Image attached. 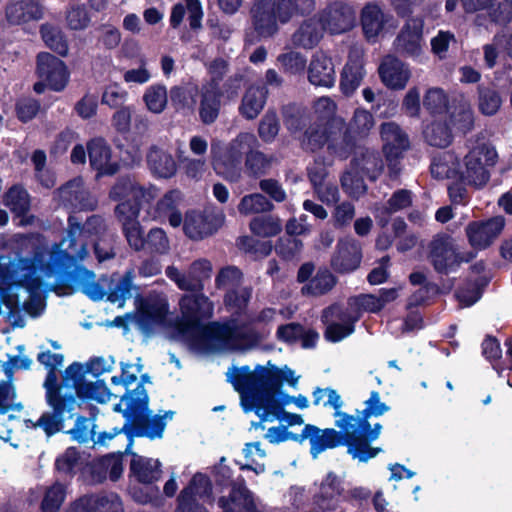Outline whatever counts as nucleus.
Returning a JSON list of instances; mask_svg holds the SVG:
<instances>
[{
    "label": "nucleus",
    "mask_w": 512,
    "mask_h": 512,
    "mask_svg": "<svg viewBox=\"0 0 512 512\" xmlns=\"http://www.w3.org/2000/svg\"><path fill=\"white\" fill-rule=\"evenodd\" d=\"M277 337L286 343L300 341L304 348H311L316 344L318 333L312 329H306L300 324L289 323L278 327Z\"/></svg>",
    "instance_id": "nucleus-40"
},
{
    "label": "nucleus",
    "mask_w": 512,
    "mask_h": 512,
    "mask_svg": "<svg viewBox=\"0 0 512 512\" xmlns=\"http://www.w3.org/2000/svg\"><path fill=\"white\" fill-rule=\"evenodd\" d=\"M87 147L90 165L99 175H113L118 171V165L111 161V150L104 139L95 138Z\"/></svg>",
    "instance_id": "nucleus-31"
},
{
    "label": "nucleus",
    "mask_w": 512,
    "mask_h": 512,
    "mask_svg": "<svg viewBox=\"0 0 512 512\" xmlns=\"http://www.w3.org/2000/svg\"><path fill=\"white\" fill-rule=\"evenodd\" d=\"M147 165L151 173L158 177L168 179L177 172V163L172 154L163 147L154 145L147 153Z\"/></svg>",
    "instance_id": "nucleus-32"
},
{
    "label": "nucleus",
    "mask_w": 512,
    "mask_h": 512,
    "mask_svg": "<svg viewBox=\"0 0 512 512\" xmlns=\"http://www.w3.org/2000/svg\"><path fill=\"white\" fill-rule=\"evenodd\" d=\"M168 313V302L164 296L150 295L145 298L139 310V323L150 330L164 323Z\"/></svg>",
    "instance_id": "nucleus-27"
},
{
    "label": "nucleus",
    "mask_w": 512,
    "mask_h": 512,
    "mask_svg": "<svg viewBox=\"0 0 512 512\" xmlns=\"http://www.w3.org/2000/svg\"><path fill=\"white\" fill-rule=\"evenodd\" d=\"M497 161V152L488 143L481 142L469 149L460 164L459 182L476 189L490 180L491 169Z\"/></svg>",
    "instance_id": "nucleus-7"
},
{
    "label": "nucleus",
    "mask_w": 512,
    "mask_h": 512,
    "mask_svg": "<svg viewBox=\"0 0 512 512\" xmlns=\"http://www.w3.org/2000/svg\"><path fill=\"white\" fill-rule=\"evenodd\" d=\"M486 25L490 23L505 25L512 19V0H490L485 12Z\"/></svg>",
    "instance_id": "nucleus-52"
},
{
    "label": "nucleus",
    "mask_w": 512,
    "mask_h": 512,
    "mask_svg": "<svg viewBox=\"0 0 512 512\" xmlns=\"http://www.w3.org/2000/svg\"><path fill=\"white\" fill-rule=\"evenodd\" d=\"M130 473L138 482L149 484L160 479L161 463L158 459L133 454Z\"/></svg>",
    "instance_id": "nucleus-38"
},
{
    "label": "nucleus",
    "mask_w": 512,
    "mask_h": 512,
    "mask_svg": "<svg viewBox=\"0 0 512 512\" xmlns=\"http://www.w3.org/2000/svg\"><path fill=\"white\" fill-rule=\"evenodd\" d=\"M183 201V194L178 189L167 191L157 202L153 218H167L172 227H179L182 224V214L179 206Z\"/></svg>",
    "instance_id": "nucleus-30"
},
{
    "label": "nucleus",
    "mask_w": 512,
    "mask_h": 512,
    "mask_svg": "<svg viewBox=\"0 0 512 512\" xmlns=\"http://www.w3.org/2000/svg\"><path fill=\"white\" fill-rule=\"evenodd\" d=\"M361 23L365 36L374 39L380 35L392 32L398 23L395 18L385 13L377 4H367L361 14Z\"/></svg>",
    "instance_id": "nucleus-18"
},
{
    "label": "nucleus",
    "mask_w": 512,
    "mask_h": 512,
    "mask_svg": "<svg viewBox=\"0 0 512 512\" xmlns=\"http://www.w3.org/2000/svg\"><path fill=\"white\" fill-rule=\"evenodd\" d=\"M273 204L262 194L253 193L245 195L238 204V211L243 215L268 212L273 209Z\"/></svg>",
    "instance_id": "nucleus-54"
},
{
    "label": "nucleus",
    "mask_w": 512,
    "mask_h": 512,
    "mask_svg": "<svg viewBox=\"0 0 512 512\" xmlns=\"http://www.w3.org/2000/svg\"><path fill=\"white\" fill-rule=\"evenodd\" d=\"M179 306L183 320L193 330L201 331V346L204 349L214 352L246 350L253 344V336L247 327L238 326L234 321L199 326L201 321L210 319L214 313L213 302L204 294L184 295Z\"/></svg>",
    "instance_id": "nucleus-1"
},
{
    "label": "nucleus",
    "mask_w": 512,
    "mask_h": 512,
    "mask_svg": "<svg viewBox=\"0 0 512 512\" xmlns=\"http://www.w3.org/2000/svg\"><path fill=\"white\" fill-rule=\"evenodd\" d=\"M66 496L65 487L55 483L49 487L42 501V512H58Z\"/></svg>",
    "instance_id": "nucleus-64"
},
{
    "label": "nucleus",
    "mask_w": 512,
    "mask_h": 512,
    "mask_svg": "<svg viewBox=\"0 0 512 512\" xmlns=\"http://www.w3.org/2000/svg\"><path fill=\"white\" fill-rule=\"evenodd\" d=\"M424 21L420 17L408 19L395 40L396 49L411 57H417L422 51Z\"/></svg>",
    "instance_id": "nucleus-23"
},
{
    "label": "nucleus",
    "mask_w": 512,
    "mask_h": 512,
    "mask_svg": "<svg viewBox=\"0 0 512 512\" xmlns=\"http://www.w3.org/2000/svg\"><path fill=\"white\" fill-rule=\"evenodd\" d=\"M330 128L325 125H312L304 133L301 139L302 147L306 150L316 151L325 144L329 145Z\"/></svg>",
    "instance_id": "nucleus-51"
},
{
    "label": "nucleus",
    "mask_w": 512,
    "mask_h": 512,
    "mask_svg": "<svg viewBox=\"0 0 512 512\" xmlns=\"http://www.w3.org/2000/svg\"><path fill=\"white\" fill-rule=\"evenodd\" d=\"M378 297L373 294H362L349 298L347 306L332 305L324 310L323 320L328 322L336 317L339 322L327 325L325 337L331 342H338L354 332V324L360 319L363 312L376 313L381 310Z\"/></svg>",
    "instance_id": "nucleus-5"
},
{
    "label": "nucleus",
    "mask_w": 512,
    "mask_h": 512,
    "mask_svg": "<svg viewBox=\"0 0 512 512\" xmlns=\"http://www.w3.org/2000/svg\"><path fill=\"white\" fill-rule=\"evenodd\" d=\"M68 512H124L115 493L84 496L70 505Z\"/></svg>",
    "instance_id": "nucleus-25"
},
{
    "label": "nucleus",
    "mask_w": 512,
    "mask_h": 512,
    "mask_svg": "<svg viewBox=\"0 0 512 512\" xmlns=\"http://www.w3.org/2000/svg\"><path fill=\"white\" fill-rule=\"evenodd\" d=\"M121 401L126 405L123 415L132 424L144 419L149 412V398L143 385H138L135 390L128 392Z\"/></svg>",
    "instance_id": "nucleus-36"
},
{
    "label": "nucleus",
    "mask_w": 512,
    "mask_h": 512,
    "mask_svg": "<svg viewBox=\"0 0 512 512\" xmlns=\"http://www.w3.org/2000/svg\"><path fill=\"white\" fill-rule=\"evenodd\" d=\"M40 32L47 47L60 56H66L68 54V43L60 29L46 24L41 27Z\"/></svg>",
    "instance_id": "nucleus-56"
},
{
    "label": "nucleus",
    "mask_w": 512,
    "mask_h": 512,
    "mask_svg": "<svg viewBox=\"0 0 512 512\" xmlns=\"http://www.w3.org/2000/svg\"><path fill=\"white\" fill-rule=\"evenodd\" d=\"M293 440L298 442L309 440L311 446L310 453L314 459L328 449H333L343 444L346 445L344 433L340 435V433L333 428L320 429L311 424L305 425L302 432L293 437Z\"/></svg>",
    "instance_id": "nucleus-15"
},
{
    "label": "nucleus",
    "mask_w": 512,
    "mask_h": 512,
    "mask_svg": "<svg viewBox=\"0 0 512 512\" xmlns=\"http://www.w3.org/2000/svg\"><path fill=\"white\" fill-rule=\"evenodd\" d=\"M267 93L265 86L252 85L248 87L242 97L239 113L248 120L255 119L265 106Z\"/></svg>",
    "instance_id": "nucleus-37"
},
{
    "label": "nucleus",
    "mask_w": 512,
    "mask_h": 512,
    "mask_svg": "<svg viewBox=\"0 0 512 512\" xmlns=\"http://www.w3.org/2000/svg\"><path fill=\"white\" fill-rule=\"evenodd\" d=\"M355 16L353 11L342 5H334L325 10L319 19L324 30L331 34H340L353 27Z\"/></svg>",
    "instance_id": "nucleus-28"
},
{
    "label": "nucleus",
    "mask_w": 512,
    "mask_h": 512,
    "mask_svg": "<svg viewBox=\"0 0 512 512\" xmlns=\"http://www.w3.org/2000/svg\"><path fill=\"white\" fill-rule=\"evenodd\" d=\"M252 295V289L250 287L240 286L235 289L226 291L224 296L225 306L236 313L244 310Z\"/></svg>",
    "instance_id": "nucleus-60"
},
{
    "label": "nucleus",
    "mask_w": 512,
    "mask_h": 512,
    "mask_svg": "<svg viewBox=\"0 0 512 512\" xmlns=\"http://www.w3.org/2000/svg\"><path fill=\"white\" fill-rule=\"evenodd\" d=\"M250 230L260 237H272L281 231V223L273 216L255 217L250 222Z\"/></svg>",
    "instance_id": "nucleus-62"
},
{
    "label": "nucleus",
    "mask_w": 512,
    "mask_h": 512,
    "mask_svg": "<svg viewBox=\"0 0 512 512\" xmlns=\"http://www.w3.org/2000/svg\"><path fill=\"white\" fill-rule=\"evenodd\" d=\"M344 120L335 119L330 124V141L328 150L336 156L344 159L353 151L356 143V137L350 134L348 128L343 131Z\"/></svg>",
    "instance_id": "nucleus-34"
},
{
    "label": "nucleus",
    "mask_w": 512,
    "mask_h": 512,
    "mask_svg": "<svg viewBox=\"0 0 512 512\" xmlns=\"http://www.w3.org/2000/svg\"><path fill=\"white\" fill-rule=\"evenodd\" d=\"M323 30L319 19H308L293 34L292 42L298 47L311 49L320 41Z\"/></svg>",
    "instance_id": "nucleus-42"
},
{
    "label": "nucleus",
    "mask_w": 512,
    "mask_h": 512,
    "mask_svg": "<svg viewBox=\"0 0 512 512\" xmlns=\"http://www.w3.org/2000/svg\"><path fill=\"white\" fill-rule=\"evenodd\" d=\"M299 10L296 0H254L252 23L260 36L269 37L278 31L279 23L289 22Z\"/></svg>",
    "instance_id": "nucleus-6"
},
{
    "label": "nucleus",
    "mask_w": 512,
    "mask_h": 512,
    "mask_svg": "<svg viewBox=\"0 0 512 512\" xmlns=\"http://www.w3.org/2000/svg\"><path fill=\"white\" fill-rule=\"evenodd\" d=\"M7 20L11 24H25L32 18V0H21L6 8Z\"/></svg>",
    "instance_id": "nucleus-63"
},
{
    "label": "nucleus",
    "mask_w": 512,
    "mask_h": 512,
    "mask_svg": "<svg viewBox=\"0 0 512 512\" xmlns=\"http://www.w3.org/2000/svg\"><path fill=\"white\" fill-rule=\"evenodd\" d=\"M186 13L188 14L190 27L192 29L199 28L203 17L202 7L199 0H181L176 3L171 10L170 25L173 28L179 27Z\"/></svg>",
    "instance_id": "nucleus-39"
},
{
    "label": "nucleus",
    "mask_w": 512,
    "mask_h": 512,
    "mask_svg": "<svg viewBox=\"0 0 512 512\" xmlns=\"http://www.w3.org/2000/svg\"><path fill=\"white\" fill-rule=\"evenodd\" d=\"M505 219L501 216L492 217L485 221L470 222L465 228L469 244L476 250L488 248L501 234Z\"/></svg>",
    "instance_id": "nucleus-16"
},
{
    "label": "nucleus",
    "mask_w": 512,
    "mask_h": 512,
    "mask_svg": "<svg viewBox=\"0 0 512 512\" xmlns=\"http://www.w3.org/2000/svg\"><path fill=\"white\" fill-rule=\"evenodd\" d=\"M364 75L362 60L350 56L341 74L340 88L342 92L347 96L353 94L360 86Z\"/></svg>",
    "instance_id": "nucleus-43"
},
{
    "label": "nucleus",
    "mask_w": 512,
    "mask_h": 512,
    "mask_svg": "<svg viewBox=\"0 0 512 512\" xmlns=\"http://www.w3.org/2000/svg\"><path fill=\"white\" fill-rule=\"evenodd\" d=\"M379 73L383 83L392 89H403L409 78L408 67L395 57H386L379 67Z\"/></svg>",
    "instance_id": "nucleus-33"
},
{
    "label": "nucleus",
    "mask_w": 512,
    "mask_h": 512,
    "mask_svg": "<svg viewBox=\"0 0 512 512\" xmlns=\"http://www.w3.org/2000/svg\"><path fill=\"white\" fill-rule=\"evenodd\" d=\"M308 79L315 86L333 87L336 73L332 59L321 51L316 52L308 67Z\"/></svg>",
    "instance_id": "nucleus-26"
},
{
    "label": "nucleus",
    "mask_w": 512,
    "mask_h": 512,
    "mask_svg": "<svg viewBox=\"0 0 512 512\" xmlns=\"http://www.w3.org/2000/svg\"><path fill=\"white\" fill-rule=\"evenodd\" d=\"M15 392L9 382H0V414H8L9 419L19 417L23 410L21 403H15Z\"/></svg>",
    "instance_id": "nucleus-55"
},
{
    "label": "nucleus",
    "mask_w": 512,
    "mask_h": 512,
    "mask_svg": "<svg viewBox=\"0 0 512 512\" xmlns=\"http://www.w3.org/2000/svg\"><path fill=\"white\" fill-rule=\"evenodd\" d=\"M450 119L459 131L463 133L470 131L474 125V115L470 104L462 101L457 107H454L450 113Z\"/></svg>",
    "instance_id": "nucleus-61"
},
{
    "label": "nucleus",
    "mask_w": 512,
    "mask_h": 512,
    "mask_svg": "<svg viewBox=\"0 0 512 512\" xmlns=\"http://www.w3.org/2000/svg\"><path fill=\"white\" fill-rule=\"evenodd\" d=\"M37 73L40 81L34 84V91L38 93L46 87L54 91H61L69 80V72L65 63L49 53L38 55Z\"/></svg>",
    "instance_id": "nucleus-10"
},
{
    "label": "nucleus",
    "mask_w": 512,
    "mask_h": 512,
    "mask_svg": "<svg viewBox=\"0 0 512 512\" xmlns=\"http://www.w3.org/2000/svg\"><path fill=\"white\" fill-rule=\"evenodd\" d=\"M68 222L67 236L49 253V273L55 269L77 267L88 255V238L105 230L104 221L98 216L90 217L84 226L74 216H70Z\"/></svg>",
    "instance_id": "nucleus-4"
},
{
    "label": "nucleus",
    "mask_w": 512,
    "mask_h": 512,
    "mask_svg": "<svg viewBox=\"0 0 512 512\" xmlns=\"http://www.w3.org/2000/svg\"><path fill=\"white\" fill-rule=\"evenodd\" d=\"M143 100L149 111L155 114L161 113L167 105V89L164 85L154 84L149 86L144 95Z\"/></svg>",
    "instance_id": "nucleus-57"
},
{
    "label": "nucleus",
    "mask_w": 512,
    "mask_h": 512,
    "mask_svg": "<svg viewBox=\"0 0 512 512\" xmlns=\"http://www.w3.org/2000/svg\"><path fill=\"white\" fill-rule=\"evenodd\" d=\"M220 97V89L202 86L199 117L204 124H212L217 119L221 107Z\"/></svg>",
    "instance_id": "nucleus-41"
},
{
    "label": "nucleus",
    "mask_w": 512,
    "mask_h": 512,
    "mask_svg": "<svg viewBox=\"0 0 512 512\" xmlns=\"http://www.w3.org/2000/svg\"><path fill=\"white\" fill-rule=\"evenodd\" d=\"M223 220L222 213L212 216L190 211L186 214L183 229L190 239L201 240L212 235L221 226Z\"/></svg>",
    "instance_id": "nucleus-22"
},
{
    "label": "nucleus",
    "mask_w": 512,
    "mask_h": 512,
    "mask_svg": "<svg viewBox=\"0 0 512 512\" xmlns=\"http://www.w3.org/2000/svg\"><path fill=\"white\" fill-rule=\"evenodd\" d=\"M46 398L48 404L52 407L53 413H46L42 415L37 423H34L35 426H40L46 432L48 436L55 434L62 427V415L66 408L72 409V404L74 403V398L70 397L68 399L62 397L59 393V389H55L54 387L48 386V391H46Z\"/></svg>",
    "instance_id": "nucleus-19"
},
{
    "label": "nucleus",
    "mask_w": 512,
    "mask_h": 512,
    "mask_svg": "<svg viewBox=\"0 0 512 512\" xmlns=\"http://www.w3.org/2000/svg\"><path fill=\"white\" fill-rule=\"evenodd\" d=\"M459 157L453 151H445L433 156L430 163L431 176L436 180L455 179L459 181Z\"/></svg>",
    "instance_id": "nucleus-35"
},
{
    "label": "nucleus",
    "mask_w": 512,
    "mask_h": 512,
    "mask_svg": "<svg viewBox=\"0 0 512 512\" xmlns=\"http://www.w3.org/2000/svg\"><path fill=\"white\" fill-rule=\"evenodd\" d=\"M59 202L74 211H92L97 207V199L84 185L83 179L74 178L57 190Z\"/></svg>",
    "instance_id": "nucleus-14"
},
{
    "label": "nucleus",
    "mask_w": 512,
    "mask_h": 512,
    "mask_svg": "<svg viewBox=\"0 0 512 512\" xmlns=\"http://www.w3.org/2000/svg\"><path fill=\"white\" fill-rule=\"evenodd\" d=\"M314 405H323L334 409L335 425L344 432L347 452L353 459L367 462L381 452V448H373L370 442L379 438L382 425L376 423L373 427L370 423L357 420L354 415L341 411L343 401L336 390L331 388H316L313 391Z\"/></svg>",
    "instance_id": "nucleus-2"
},
{
    "label": "nucleus",
    "mask_w": 512,
    "mask_h": 512,
    "mask_svg": "<svg viewBox=\"0 0 512 512\" xmlns=\"http://www.w3.org/2000/svg\"><path fill=\"white\" fill-rule=\"evenodd\" d=\"M241 162L240 158L234 157L233 154L226 151L223 155L214 159L213 167L217 174L228 181L235 182L241 175Z\"/></svg>",
    "instance_id": "nucleus-50"
},
{
    "label": "nucleus",
    "mask_w": 512,
    "mask_h": 512,
    "mask_svg": "<svg viewBox=\"0 0 512 512\" xmlns=\"http://www.w3.org/2000/svg\"><path fill=\"white\" fill-rule=\"evenodd\" d=\"M354 165L356 169L346 171L341 178V183L349 196L358 198L366 192L363 178L359 176L357 170L358 167L364 175L374 180L382 171V163L375 154L371 153L364 157L361 163L357 161Z\"/></svg>",
    "instance_id": "nucleus-12"
},
{
    "label": "nucleus",
    "mask_w": 512,
    "mask_h": 512,
    "mask_svg": "<svg viewBox=\"0 0 512 512\" xmlns=\"http://www.w3.org/2000/svg\"><path fill=\"white\" fill-rule=\"evenodd\" d=\"M79 398L105 404L110 401L112 393L103 380L95 382H83L76 386Z\"/></svg>",
    "instance_id": "nucleus-48"
},
{
    "label": "nucleus",
    "mask_w": 512,
    "mask_h": 512,
    "mask_svg": "<svg viewBox=\"0 0 512 512\" xmlns=\"http://www.w3.org/2000/svg\"><path fill=\"white\" fill-rule=\"evenodd\" d=\"M430 258L440 273H449L462 261L456 253L453 239L448 235H438L431 243Z\"/></svg>",
    "instance_id": "nucleus-20"
},
{
    "label": "nucleus",
    "mask_w": 512,
    "mask_h": 512,
    "mask_svg": "<svg viewBox=\"0 0 512 512\" xmlns=\"http://www.w3.org/2000/svg\"><path fill=\"white\" fill-rule=\"evenodd\" d=\"M153 184H140L131 178H121L111 188L109 196L120 201L115 207V216L122 225L123 233L131 248L139 251L145 246L143 230L138 221L140 209L158 195Z\"/></svg>",
    "instance_id": "nucleus-3"
},
{
    "label": "nucleus",
    "mask_w": 512,
    "mask_h": 512,
    "mask_svg": "<svg viewBox=\"0 0 512 512\" xmlns=\"http://www.w3.org/2000/svg\"><path fill=\"white\" fill-rule=\"evenodd\" d=\"M5 270L7 272H11L12 274L9 276H3V279L0 280V284L11 287L12 285H18L25 287L27 291L30 293L29 299L25 302L26 307L30 305L32 298V270L29 267H20L19 264H12L11 267H6Z\"/></svg>",
    "instance_id": "nucleus-49"
},
{
    "label": "nucleus",
    "mask_w": 512,
    "mask_h": 512,
    "mask_svg": "<svg viewBox=\"0 0 512 512\" xmlns=\"http://www.w3.org/2000/svg\"><path fill=\"white\" fill-rule=\"evenodd\" d=\"M223 512H258L252 493L244 483H234L228 498L218 500Z\"/></svg>",
    "instance_id": "nucleus-29"
},
{
    "label": "nucleus",
    "mask_w": 512,
    "mask_h": 512,
    "mask_svg": "<svg viewBox=\"0 0 512 512\" xmlns=\"http://www.w3.org/2000/svg\"><path fill=\"white\" fill-rule=\"evenodd\" d=\"M93 472L98 473V481H102L107 477L112 481H117L123 473L122 454L113 453L100 458L94 464Z\"/></svg>",
    "instance_id": "nucleus-46"
},
{
    "label": "nucleus",
    "mask_w": 512,
    "mask_h": 512,
    "mask_svg": "<svg viewBox=\"0 0 512 512\" xmlns=\"http://www.w3.org/2000/svg\"><path fill=\"white\" fill-rule=\"evenodd\" d=\"M346 501L342 480L333 472H329L320 485L315 504L322 512L336 511Z\"/></svg>",
    "instance_id": "nucleus-21"
},
{
    "label": "nucleus",
    "mask_w": 512,
    "mask_h": 512,
    "mask_svg": "<svg viewBox=\"0 0 512 512\" xmlns=\"http://www.w3.org/2000/svg\"><path fill=\"white\" fill-rule=\"evenodd\" d=\"M361 257V248L356 240L352 238L341 239L331 258V266L336 272L349 273L359 267Z\"/></svg>",
    "instance_id": "nucleus-24"
},
{
    "label": "nucleus",
    "mask_w": 512,
    "mask_h": 512,
    "mask_svg": "<svg viewBox=\"0 0 512 512\" xmlns=\"http://www.w3.org/2000/svg\"><path fill=\"white\" fill-rule=\"evenodd\" d=\"M425 142L433 147L446 148L453 141V134L449 126L442 121H432L423 129Z\"/></svg>",
    "instance_id": "nucleus-45"
},
{
    "label": "nucleus",
    "mask_w": 512,
    "mask_h": 512,
    "mask_svg": "<svg viewBox=\"0 0 512 512\" xmlns=\"http://www.w3.org/2000/svg\"><path fill=\"white\" fill-rule=\"evenodd\" d=\"M373 115L362 108H357L350 119L347 128L350 134L356 138L366 137L374 127Z\"/></svg>",
    "instance_id": "nucleus-53"
},
{
    "label": "nucleus",
    "mask_w": 512,
    "mask_h": 512,
    "mask_svg": "<svg viewBox=\"0 0 512 512\" xmlns=\"http://www.w3.org/2000/svg\"><path fill=\"white\" fill-rule=\"evenodd\" d=\"M165 273L179 289L201 292L204 288V281L211 276L212 264L209 260L203 258L195 260L190 265L187 274L182 273L174 266H168Z\"/></svg>",
    "instance_id": "nucleus-13"
},
{
    "label": "nucleus",
    "mask_w": 512,
    "mask_h": 512,
    "mask_svg": "<svg viewBox=\"0 0 512 512\" xmlns=\"http://www.w3.org/2000/svg\"><path fill=\"white\" fill-rule=\"evenodd\" d=\"M5 205L10 208L17 217H22L29 209V195L19 186H13L5 195Z\"/></svg>",
    "instance_id": "nucleus-59"
},
{
    "label": "nucleus",
    "mask_w": 512,
    "mask_h": 512,
    "mask_svg": "<svg viewBox=\"0 0 512 512\" xmlns=\"http://www.w3.org/2000/svg\"><path fill=\"white\" fill-rule=\"evenodd\" d=\"M278 381L272 379V384L255 395L253 402H248L243 409L248 412L254 410L261 422H273L279 420L284 412L280 402L276 399Z\"/></svg>",
    "instance_id": "nucleus-17"
},
{
    "label": "nucleus",
    "mask_w": 512,
    "mask_h": 512,
    "mask_svg": "<svg viewBox=\"0 0 512 512\" xmlns=\"http://www.w3.org/2000/svg\"><path fill=\"white\" fill-rule=\"evenodd\" d=\"M211 497L212 484L209 478L197 473L178 495L175 512H208L204 503L211 501Z\"/></svg>",
    "instance_id": "nucleus-11"
},
{
    "label": "nucleus",
    "mask_w": 512,
    "mask_h": 512,
    "mask_svg": "<svg viewBox=\"0 0 512 512\" xmlns=\"http://www.w3.org/2000/svg\"><path fill=\"white\" fill-rule=\"evenodd\" d=\"M412 204V193L406 189H400L393 193L387 204L376 210V218L381 226L388 224L389 216L409 207Z\"/></svg>",
    "instance_id": "nucleus-44"
},
{
    "label": "nucleus",
    "mask_w": 512,
    "mask_h": 512,
    "mask_svg": "<svg viewBox=\"0 0 512 512\" xmlns=\"http://www.w3.org/2000/svg\"><path fill=\"white\" fill-rule=\"evenodd\" d=\"M37 360L48 369V375L45 381L46 391H48V386L58 389L55 371L63 365V355L60 353H51L50 351H42L37 355Z\"/></svg>",
    "instance_id": "nucleus-58"
},
{
    "label": "nucleus",
    "mask_w": 512,
    "mask_h": 512,
    "mask_svg": "<svg viewBox=\"0 0 512 512\" xmlns=\"http://www.w3.org/2000/svg\"><path fill=\"white\" fill-rule=\"evenodd\" d=\"M380 133L390 176L396 178L401 171L399 160L403 157L404 152L410 148L409 138L394 122L383 123Z\"/></svg>",
    "instance_id": "nucleus-9"
},
{
    "label": "nucleus",
    "mask_w": 512,
    "mask_h": 512,
    "mask_svg": "<svg viewBox=\"0 0 512 512\" xmlns=\"http://www.w3.org/2000/svg\"><path fill=\"white\" fill-rule=\"evenodd\" d=\"M336 284L335 276L326 268L319 269L301 289L302 294L321 296L328 293Z\"/></svg>",
    "instance_id": "nucleus-47"
},
{
    "label": "nucleus",
    "mask_w": 512,
    "mask_h": 512,
    "mask_svg": "<svg viewBox=\"0 0 512 512\" xmlns=\"http://www.w3.org/2000/svg\"><path fill=\"white\" fill-rule=\"evenodd\" d=\"M226 376L228 382L239 392L242 407L247 406L248 402H253L255 395L271 385L273 379L272 369L260 366L254 371L249 366L232 367Z\"/></svg>",
    "instance_id": "nucleus-8"
}]
</instances>
